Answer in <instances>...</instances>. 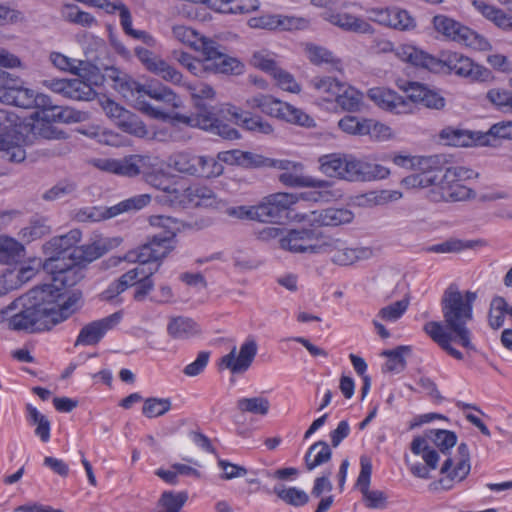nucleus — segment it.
I'll return each mask as SVG.
<instances>
[{
    "label": "nucleus",
    "instance_id": "nucleus-1",
    "mask_svg": "<svg viewBox=\"0 0 512 512\" xmlns=\"http://www.w3.org/2000/svg\"><path fill=\"white\" fill-rule=\"evenodd\" d=\"M59 291L57 287L42 284L16 298L10 330L28 333L50 330L81 308L80 291H73L63 303H60Z\"/></svg>",
    "mask_w": 512,
    "mask_h": 512
},
{
    "label": "nucleus",
    "instance_id": "nucleus-2",
    "mask_svg": "<svg viewBox=\"0 0 512 512\" xmlns=\"http://www.w3.org/2000/svg\"><path fill=\"white\" fill-rule=\"evenodd\" d=\"M476 298L475 292L466 291L462 294L457 285H449L441 299L443 322L430 321L424 325V331L431 339L457 360H462L463 354L451 345L452 341L466 349L475 350L467 324L473 318Z\"/></svg>",
    "mask_w": 512,
    "mask_h": 512
},
{
    "label": "nucleus",
    "instance_id": "nucleus-3",
    "mask_svg": "<svg viewBox=\"0 0 512 512\" xmlns=\"http://www.w3.org/2000/svg\"><path fill=\"white\" fill-rule=\"evenodd\" d=\"M144 94L157 101L158 105L147 102L141 103V110L149 116L159 120H170L173 123H182L192 127H199L224 139L233 140L240 137L238 131L228 124H222L214 113L204 104L197 103V113L184 115L175 111L181 106L180 98L168 87L159 86L145 89Z\"/></svg>",
    "mask_w": 512,
    "mask_h": 512
},
{
    "label": "nucleus",
    "instance_id": "nucleus-4",
    "mask_svg": "<svg viewBox=\"0 0 512 512\" xmlns=\"http://www.w3.org/2000/svg\"><path fill=\"white\" fill-rule=\"evenodd\" d=\"M151 226L163 229L162 233L153 235L145 244L137 250L129 251L125 259L129 262H138L139 266L124 273L118 281L128 288L136 285L139 276L145 273L146 264L160 262L176 247V234L181 230V222L173 217L164 215H152L149 217Z\"/></svg>",
    "mask_w": 512,
    "mask_h": 512
},
{
    "label": "nucleus",
    "instance_id": "nucleus-5",
    "mask_svg": "<svg viewBox=\"0 0 512 512\" xmlns=\"http://www.w3.org/2000/svg\"><path fill=\"white\" fill-rule=\"evenodd\" d=\"M474 171L462 166H452L445 169L438 167L435 188L432 198L435 201L458 202L475 197V192L464 185L462 181L471 179Z\"/></svg>",
    "mask_w": 512,
    "mask_h": 512
},
{
    "label": "nucleus",
    "instance_id": "nucleus-6",
    "mask_svg": "<svg viewBox=\"0 0 512 512\" xmlns=\"http://www.w3.org/2000/svg\"><path fill=\"white\" fill-rule=\"evenodd\" d=\"M432 25L434 30L446 39L480 51L490 47L489 42L483 36L446 15L434 16Z\"/></svg>",
    "mask_w": 512,
    "mask_h": 512
},
{
    "label": "nucleus",
    "instance_id": "nucleus-7",
    "mask_svg": "<svg viewBox=\"0 0 512 512\" xmlns=\"http://www.w3.org/2000/svg\"><path fill=\"white\" fill-rule=\"evenodd\" d=\"M251 108H259L261 112L292 124L313 127L314 120L301 109L267 95H259L247 100Z\"/></svg>",
    "mask_w": 512,
    "mask_h": 512
},
{
    "label": "nucleus",
    "instance_id": "nucleus-8",
    "mask_svg": "<svg viewBox=\"0 0 512 512\" xmlns=\"http://www.w3.org/2000/svg\"><path fill=\"white\" fill-rule=\"evenodd\" d=\"M327 235L315 229H291L279 239L280 247L292 253L323 254Z\"/></svg>",
    "mask_w": 512,
    "mask_h": 512
},
{
    "label": "nucleus",
    "instance_id": "nucleus-9",
    "mask_svg": "<svg viewBox=\"0 0 512 512\" xmlns=\"http://www.w3.org/2000/svg\"><path fill=\"white\" fill-rule=\"evenodd\" d=\"M83 266L76 260L69 258L67 261L61 259H46L43 264V270L51 275L53 283H46L59 288L62 294L60 303H63L70 295L65 297L63 289L76 285L82 278Z\"/></svg>",
    "mask_w": 512,
    "mask_h": 512
},
{
    "label": "nucleus",
    "instance_id": "nucleus-10",
    "mask_svg": "<svg viewBox=\"0 0 512 512\" xmlns=\"http://www.w3.org/2000/svg\"><path fill=\"white\" fill-rule=\"evenodd\" d=\"M298 201L292 193L279 192L268 195L255 205L256 220L259 222L279 223L287 217V212Z\"/></svg>",
    "mask_w": 512,
    "mask_h": 512
},
{
    "label": "nucleus",
    "instance_id": "nucleus-11",
    "mask_svg": "<svg viewBox=\"0 0 512 512\" xmlns=\"http://www.w3.org/2000/svg\"><path fill=\"white\" fill-rule=\"evenodd\" d=\"M282 173L278 176L281 184L291 188L312 187L327 188L330 184L326 180H317L304 175V165L286 159H275L273 167Z\"/></svg>",
    "mask_w": 512,
    "mask_h": 512
},
{
    "label": "nucleus",
    "instance_id": "nucleus-12",
    "mask_svg": "<svg viewBox=\"0 0 512 512\" xmlns=\"http://www.w3.org/2000/svg\"><path fill=\"white\" fill-rule=\"evenodd\" d=\"M332 254L331 261L340 266L352 265L359 260L372 257L373 252L369 247H350L339 238L327 235L323 245V254Z\"/></svg>",
    "mask_w": 512,
    "mask_h": 512
},
{
    "label": "nucleus",
    "instance_id": "nucleus-13",
    "mask_svg": "<svg viewBox=\"0 0 512 512\" xmlns=\"http://www.w3.org/2000/svg\"><path fill=\"white\" fill-rule=\"evenodd\" d=\"M202 55L205 56L207 71L235 75L243 72L244 65L238 59L228 56L224 47L214 40L204 48Z\"/></svg>",
    "mask_w": 512,
    "mask_h": 512
},
{
    "label": "nucleus",
    "instance_id": "nucleus-14",
    "mask_svg": "<svg viewBox=\"0 0 512 512\" xmlns=\"http://www.w3.org/2000/svg\"><path fill=\"white\" fill-rule=\"evenodd\" d=\"M444 67H447L450 72L457 76L467 78L470 81L486 82L493 78L489 69L456 52L447 55L442 60V69Z\"/></svg>",
    "mask_w": 512,
    "mask_h": 512
},
{
    "label": "nucleus",
    "instance_id": "nucleus-15",
    "mask_svg": "<svg viewBox=\"0 0 512 512\" xmlns=\"http://www.w3.org/2000/svg\"><path fill=\"white\" fill-rule=\"evenodd\" d=\"M43 85L64 98L76 101H90L96 97L92 86L81 78L74 79H48Z\"/></svg>",
    "mask_w": 512,
    "mask_h": 512
},
{
    "label": "nucleus",
    "instance_id": "nucleus-16",
    "mask_svg": "<svg viewBox=\"0 0 512 512\" xmlns=\"http://www.w3.org/2000/svg\"><path fill=\"white\" fill-rule=\"evenodd\" d=\"M367 96L379 108L392 114L404 115L413 113V106L409 100L393 90L384 87H374L368 90Z\"/></svg>",
    "mask_w": 512,
    "mask_h": 512
},
{
    "label": "nucleus",
    "instance_id": "nucleus-17",
    "mask_svg": "<svg viewBox=\"0 0 512 512\" xmlns=\"http://www.w3.org/2000/svg\"><path fill=\"white\" fill-rule=\"evenodd\" d=\"M122 319V312H115L102 319L85 325L75 341V346H94L98 344L107 331L113 329Z\"/></svg>",
    "mask_w": 512,
    "mask_h": 512
},
{
    "label": "nucleus",
    "instance_id": "nucleus-18",
    "mask_svg": "<svg viewBox=\"0 0 512 512\" xmlns=\"http://www.w3.org/2000/svg\"><path fill=\"white\" fill-rule=\"evenodd\" d=\"M257 354V343L254 339L246 340L237 353L234 347L228 354L220 360V365L229 369L233 374H242L246 372L254 361Z\"/></svg>",
    "mask_w": 512,
    "mask_h": 512
},
{
    "label": "nucleus",
    "instance_id": "nucleus-19",
    "mask_svg": "<svg viewBox=\"0 0 512 512\" xmlns=\"http://www.w3.org/2000/svg\"><path fill=\"white\" fill-rule=\"evenodd\" d=\"M361 470L358 475L356 486L359 488L367 501V506L373 509L383 508L386 502V495L380 490H370V478L372 474L371 459L365 455L360 458Z\"/></svg>",
    "mask_w": 512,
    "mask_h": 512
},
{
    "label": "nucleus",
    "instance_id": "nucleus-20",
    "mask_svg": "<svg viewBox=\"0 0 512 512\" xmlns=\"http://www.w3.org/2000/svg\"><path fill=\"white\" fill-rule=\"evenodd\" d=\"M402 89L407 93L409 102L420 103L428 109L442 110L445 98L436 90L419 82H408Z\"/></svg>",
    "mask_w": 512,
    "mask_h": 512
},
{
    "label": "nucleus",
    "instance_id": "nucleus-21",
    "mask_svg": "<svg viewBox=\"0 0 512 512\" xmlns=\"http://www.w3.org/2000/svg\"><path fill=\"white\" fill-rule=\"evenodd\" d=\"M389 174V170L382 165L356 159L349 155L346 180L348 181H372L383 179Z\"/></svg>",
    "mask_w": 512,
    "mask_h": 512
},
{
    "label": "nucleus",
    "instance_id": "nucleus-22",
    "mask_svg": "<svg viewBox=\"0 0 512 512\" xmlns=\"http://www.w3.org/2000/svg\"><path fill=\"white\" fill-rule=\"evenodd\" d=\"M81 231L78 229L70 230L67 234L51 238L44 245V253L47 259L69 260V254L77 247L76 244L81 239Z\"/></svg>",
    "mask_w": 512,
    "mask_h": 512
},
{
    "label": "nucleus",
    "instance_id": "nucleus-23",
    "mask_svg": "<svg viewBox=\"0 0 512 512\" xmlns=\"http://www.w3.org/2000/svg\"><path fill=\"white\" fill-rule=\"evenodd\" d=\"M311 226H339L350 223L353 219V213L344 208H327L323 210L311 211L302 216Z\"/></svg>",
    "mask_w": 512,
    "mask_h": 512
},
{
    "label": "nucleus",
    "instance_id": "nucleus-24",
    "mask_svg": "<svg viewBox=\"0 0 512 512\" xmlns=\"http://www.w3.org/2000/svg\"><path fill=\"white\" fill-rule=\"evenodd\" d=\"M203 156L182 151L170 155L167 159V166L174 171L193 177H201L203 174Z\"/></svg>",
    "mask_w": 512,
    "mask_h": 512
},
{
    "label": "nucleus",
    "instance_id": "nucleus-25",
    "mask_svg": "<svg viewBox=\"0 0 512 512\" xmlns=\"http://www.w3.org/2000/svg\"><path fill=\"white\" fill-rule=\"evenodd\" d=\"M103 77L106 80L113 82V87L124 97L133 98L135 94L144 93L145 88L143 85L135 81L126 72L119 70L118 68L111 66L104 69Z\"/></svg>",
    "mask_w": 512,
    "mask_h": 512
},
{
    "label": "nucleus",
    "instance_id": "nucleus-26",
    "mask_svg": "<svg viewBox=\"0 0 512 512\" xmlns=\"http://www.w3.org/2000/svg\"><path fill=\"white\" fill-rule=\"evenodd\" d=\"M41 110L42 119L53 122H69L76 120L73 117V111L60 105L53 104L52 99L45 94L39 93L33 95L32 108Z\"/></svg>",
    "mask_w": 512,
    "mask_h": 512
},
{
    "label": "nucleus",
    "instance_id": "nucleus-27",
    "mask_svg": "<svg viewBox=\"0 0 512 512\" xmlns=\"http://www.w3.org/2000/svg\"><path fill=\"white\" fill-rule=\"evenodd\" d=\"M323 18L329 23L347 32L360 34H373V27L364 19L349 13H335L326 11Z\"/></svg>",
    "mask_w": 512,
    "mask_h": 512
},
{
    "label": "nucleus",
    "instance_id": "nucleus-28",
    "mask_svg": "<svg viewBox=\"0 0 512 512\" xmlns=\"http://www.w3.org/2000/svg\"><path fill=\"white\" fill-rule=\"evenodd\" d=\"M438 163V156H431L423 159L420 164L423 166V171L413 173L402 179V184L407 188H426L433 186L435 188L438 167L433 165Z\"/></svg>",
    "mask_w": 512,
    "mask_h": 512
},
{
    "label": "nucleus",
    "instance_id": "nucleus-29",
    "mask_svg": "<svg viewBox=\"0 0 512 512\" xmlns=\"http://www.w3.org/2000/svg\"><path fill=\"white\" fill-rule=\"evenodd\" d=\"M399 57L414 66L426 68L432 72L442 70V60L420 50L414 46H402L398 51Z\"/></svg>",
    "mask_w": 512,
    "mask_h": 512
},
{
    "label": "nucleus",
    "instance_id": "nucleus-30",
    "mask_svg": "<svg viewBox=\"0 0 512 512\" xmlns=\"http://www.w3.org/2000/svg\"><path fill=\"white\" fill-rule=\"evenodd\" d=\"M440 138L446 141L447 145L456 147L484 146L482 132H472L454 127H446L440 132Z\"/></svg>",
    "mask_w": 512,
    "mask_h": 512
},
{
    "label": "nucleus",
    "instance_id": "nucleus-31",
    "mask_svg": "<svg viewBox=\"0 0 512 512\" xmlns=\"http://www.w3.org/2000/svg\"><path fill=\"white\" fill-rule=\"evenodd\" d=\"M111 249V243L107 239H100L88 245L75 247L69 254V258L76 260L83 267L107 253Z\"/></svg>",
    "mask_w": 512,
    "mask_h": 512
},
{
    "label": "nucleus",
    "instance_id": "nucleus-32",
    "mask_svg": "<svg viewBox=\"0 0 512 512\" xmlns=\"http://www.w3.org/2000/svg\"><path fill=\"white\" fill-rule=\"evenodd\" d=\"M227 115L231 116V120H235V123L241 125L245 129L261 134L268 135L273 132L272 126L264 121L259 116H250L248 112H239L235 107L228 108L222 115V118H227Z\"/></svg>",
    "mask_w": 512,
    "mask_h": 512
},
{
    "label": "nucleus",
    "instance_id": "nucleus-33",
    "mask_svg": "<svg viewBox=\"0 0 512 512\" xmlns=\"http://www.w3.org/2000/svg\"><path fill=\"white\" fill-rule=\"evenodd\" d=\"M259 5L258 0H209L208 8L225 14H247Z\"/></svg>",
    "mask_w": 512,
    "mask_h": 512
},
{
    "label": "nucleus",
    "instance_id": "nucleus-34",
    "mask_svg": "<svg viewBox=\"0 0 512 512\" xmlns=\"http://www.w3.org/2000/svg\"><path fill=\"white\" fill-rule=\"evenodd\" d=\"M339 128L352 135H367L371 134L372 126L377 129L380 127L381 129L388 130V127L384 124L378 123L372 119L366 118H357L355 116H345L338 122Z\"/></svg>",
    "mask_w": 512,
    "mask_h": 512
},
{
    "label": "nucleus",
    "instance_id": "nucleus-35",
    "mask_svg": "<svg viewBox=\"0 0 512 512\" xmlns=\"http://www.w3.org/2000/svg\"><path fill=\"white\" fill-rule=\"evenodd\" d=\"M349 155L327 154L319 158L320 170L329 177L346 180Z\"/></svg>",
    "mask_w": 512,
    "mask_h": 512
},
{
    "label": "nucleus",
    "instance_id": "nucleus-36",
    "mask_svg": "<svg viewBox=\"0 0 512 512\" xmlns=\"http://www.w3.org/2000/svg\"><path fill=\"white\" fill-rule=\"evenodd\" d=\"M34 91L20 84L17 88L0 89V102L20 108H32Z\"/></svg>",
    "mask_w": 512,
    "mask_h": 512
},
{
    "label": "nucleus",
    "instance_id": "nucleus-37",
    "mask_svg": "<svg viewBox=\"0 0 512 512\" xmlns=\"http://www.w3.org/2000/svg\"><path fill=\"white\" fill-rule=\"evenodd\" d=\"M472 5L486 19L493 21L498 27L512 30V17L508 16L503 10L482 0H473Z\"/></svg>",
    "mask_w": 512,
    "mask_h": 512
},
{
    "label": "nucleus",
    "instance_id": "nucleus-38",
    "mask_svg": "<svg viewBox=\"0 0 512 512\" xmlns=\"http://www.w3.org/2000/svg\"><path fill=\"white\" fill-rule=\"evenodd\" d=\"M505 315L512 317V307L502 296L492 298L488 311V325L493 330H498L504 325Z\"/></svg>",
    "mask_w": 512,
    "mask_h": 512
},
{
    "label": "nucleus",
    "instance_id": "nucleus-39",
    "mask_svg": "<svg viewBox=\"0 0 512 512\" xmlns=\"http://www.w3.org/2000/svg\"><path fill=\"white\" fill-rule=\"evenodd\" d=\"M168 334L174 339H188L200 332L198 324L187 317H174L167 326Z\"/></svg>",
    "mask_w": 512,
    "mask_h": 512
},
{
    "label": "nucleus",
    "instance_id": "nucleus-40",
    "mask_svg": "<svg viewBox=\"0 0 512 512\" xmlns=\"http://www.w3.org/2000/svg\"><path fill=\"white\" fill-rule=\"evenodd\" d=\"M172 32L175 38L179 41L191 46L196 51L203 54L204 48L210 44L212 39L201 36L197 31L190 27L183 25H176L172 28Z\"/></svg>",
    "mask_w": 512,
    "mask_h": 512
},
{
    "label": "nucleus",
    "instance_id": "nucleus-41",
    "mask_svg": "<svg viewBox=\"0 0 512 512\" xmlns=\"http://www.w3.org/2000/svg\"><path fill=\"white\" fill-rule=\"evenodd\" d=\"M481 245V240H461L457 238H449L442 243L431 245L425 250L429 253H460L464 250L474 249Z\"/></svg>",
    "mask_w": 512,
    "mask_h": 512
},
{
    "label": "nucleus",
    "instance_id": "nucleus-42",
    "mask_svg": "<svg viewBox=\"0 0 512 512\" xmlns=\"http://www.w3.org/2000/svg\"><path fill=\"white\" fill-rule=\"evenodd\" d=\"M331 457L332 451L329 445L325 441H317L309 447L304 457L306 468L311 471L329 462Z\"/></svg>",
    "mask_w": 512,
    "mask_h": 512
},
{
    "label": "nucleus",
    "instance_id": "nucleus-43",
    "mask_svg": "<svg viewBox=\"0 0 512 512\" xmlns=\"http://www.w3.org/2000/svg\"><path fill=\"white\" fill-rule=\"evenodd\" d=\"M24 246L13 238L0 236V263L12 264L24 257Z\"/></svg>",
    "mask_w": 512,
    "mask_h": 512
},
{
    "label": "nucleus",
    "instance_id": "nucleus-44",
    "mask_svg": "<svg viewBox=\"0 0 512 512\" xmlns=\"http://www.w3.org/2000/svg\"><path fill=\"white\" fill-rule=\"evenodd\" d=\"M147 166V158L140 155H129L122 159H117L116 175L124 177H135Z\"/></svg>",
    "mask_w": 512,
    "mask_h": 512
},
{
    "label": "nucleus",
    "instance_id": "nucleus-45",
    "mask_svg": "<svg viewBox=\"0 0 512 512\" xmlns=\"http://www.w3.org/2000/svg\"><path fill=\"white\" fill-rule=\"evenodd\" d=\"M51 232V226L48 223V219L45 217L35 216L29 224L22 228L19 236L22 241L32 242L40 239Z\"/></svg>",
    "mask_w": 512,
    "mask_h": 512
},
{
    "label": "nucleus",
    "instance_id": "nucleus-46",
    "mask_svg": "<svg viewBox=\"0 0 512 512\" xmlns=\"http://www.w3.org/2000/svg\"><path fill=\"white\" fill-rule=\"evenodd\" d=\"M103 108L109 117L117 120V125L124 132L136 133V129L134 128L135 124L131 120L129 111L111 100H107Z\"/></svg>",
    "mask_w": 512,
    "mask_h": 512
},
{
    "label": "nucleus",
    "instance_id": "nucleus-47",
    "mask_svg": "<svg viewBox=\"0 0 512 512\" xmlns=\"http://www.w3.org/2000/svg\"><path fill=\"white\" fill-rule=\"evenodd\" d=\"M410 352V346L404 345L398 346L392 350H384L382 352V356L387 357L388 360L384 365L383 371L396 373L403 371L406 367V360L404 356Z\"/></svg>",
    "mask_w": 512,
    "mask_h": 512
},
{
    "label": "nucleus",
    "instance_id": "nucleus-48",
    "mask_svg": "<svg viewBox=\"0 0 512 512\" xmlns=\"http://www.w3.org/2000/svg\"><path fill=\"white\" fill-rule=\"evenodd\" d=\"M273 492L279 499L291 506H304L309 501L308 494L296 487L286 488L283 484H277L274 486Z\"/></svg>",
    "mask_w": 512,
    "mask_h": 512
},
{
    "label": "nucleus",
    "instance_id": "nucleus-49",
    "mask_svg": "<svg viewBox=\"0 0 512 512\" xmlns=\"http://www.w3.org/2000/svg\"><path fill=\"white\" fill-rule=\"evenodd\" d=\"M136 57L149 72L161 77L168 62L144 47L134 49Z\"/></svg>",
    "mask_w": 512,
    "mask_h": 512
},
{
    "label": "nucleus",
    "instance_id": "nucleus-50",
    "mask_svg": "<svg viewBox=\"0 0 512 512\" xmlns=\"http://www.w3.org/2000/svg\"><path fill=\"white\" fill-rule=\"evenodd\" d=\"M61 16L64 20L83 27H91L96 23V19L93 15L82 11L74 4H65L61 9Z\"/></svg>",
    "mask_w": 512,
    "mask_h": 512
},
{
    "label": "nucleus",
    "instance_id": "nucleus-51",
    "mask_svg": "<svg viewBox=\"0 0 512 512\" xmlns=\"http://www.w3.org/2000/svg\"><path fill=\"white\" fill-rule=\"evenodd\" d=\"M237 409L242 413H252L265 416L269 412L270 402L266 397L257 396L241 398L236 403Z\"/></svg>",
    "mask_w": 512,
    "mask_h": 512
},
{
    "label": "nucleus",
    "instance_id": "nucleus-52",
    "mask_svg": "<svg viewBox=\"0 0 512 512\" xmlns=\"http://www.w3.org/2000/svg\"><path fill=\"white\" fill-rule=\"evenodd\" d=\"M411 451L415 455H421L429 469H436L439 461V454L432 449L422 437H415L411 442Z\"/></svg>",
    "mask_w": 512,
    "mask_h": 512
},
{
    "label": "nucleus",
    "instance_id": "nucleus-53",
    "mask_svg": "<svg viewBox=\"0 0 512 512\" xmlns=\"http://www.w3.org/2000/svg\"><path fill=\"white\" fill-rule=\"evenodd\" d=\"M337 104L348 112L359 111L362 105V94L352 87H346L336 95Z\"/></svg>",
    "mask_w": 512,
    "mask_h": 512
},
{
    "label": "nucleus",
    "instance_id": "nucleus-54",
    "mask_svg": "<svg viewBox=\"0 0 512 512\" xmlns=\"http://www.w3.org/2000/svg\"><path fill=\"white\" fill-rule=\"evenodd\" d=\"M185 86L191 92L192 97L195 99V103H194L195 109H196L195 113H197V103L204 104L207 108H209L214 113L215 117L218 119V121L220 123L225 124L221 120V117L225 113V110H220L219 112H216L213 107L208 106L204 102V99H209L214 96V91H213L212 87H210L209 85L204 84V83H200L198 85L186 84Z\"/></svg>",
    "mask_w": 512,
    "mask_h": 512
},
{
    "label": "nucleus",
    "instance_id": "nucleus-55",
    "mask_svg": "<svg viewBox=\"0 0 512 512\" xmlns=\"http://www.w3.org/2000/svg\"><path fill=\"white\" fill-rule=\"evenodd\" d=\"M186 208L206 204L214 199L213 191L205 186L190 185L184 188Z\"/></svg>",
    "mask_w": 512,
    "mask_h": 512
},
{
    "label": "nucleus",
    "instance_id": "nucleus-56",
    "mask_svg": "<svg viewBox=\"0 0 512 512\" xmlns=\"http://www.w3.org/2000/svg\"><path fill=\"white\" fill-rule=\"evenodd\" d=\"M150 201L151 196L149 194H140L109 207V211L116 217L124 212L138 211L147 206Z\"/></svg>",
    "mask_w": 512,
    "mask_h": 512
},
{
    "label": "nucleus",
    "instance_id": "nucleus-57",
    "mask_svg": "<svg viewBox=\"0 0 512 512\" xmlns=\"http://www.w3.org/2000/svg\"><path fill=\"white\" fill-rule=\"evenodd\" d=\"M150 201L151 196L149 194H140L109 207V211L116 217L124 212L138 211L147 206Z\"/></svg>",
    "mask_w": 512,
    "mask_h": 512
},
{
    "label": "nucleus",
    "instance_id": "nucleus-58",
    "mask_svg": "<svg viewBox=\"0 0 512 512\" xmlns=\"http://www.w3.org/2000/svg\"><path fill=\"white\" fill-rule=\"evenodd\" d=\"M0 152L3 159L14 163H20L26 158L23 146L13 142L9 135L0 136Z\"/></svg>",
    "mask_w": 512,
    "mask_h": 512
},
{
    "label": "nucleus",
    "instance_id": "nucleus-59",
    "mask_svg": "<svg viewBox=\"0 0 512 512\" xmlns=\"http://www.w3.org/2000/svg\"><path fill=\"white\" fill-rule=\"evenodd\" d=\"M486 99L497 110L512 113V92L502 88H492L486 93Z\"/></svg>",
    "mask_w": 512,
    "mask_h": 512
},
{
    "label": "nucleus",
    "instance_id": "nucleus-60",
    "mask_svg": "<svg viewBox=\"0 0 512 512\" xmlns=\"http://www.w3.org/2000/svg\"><path fill=\"white\" fill-rule=\"evenodd\" d=\"M77 192V184L71 180H62L47 190L42 198L46 201H54L67 197H74Z\"/></svg>",
    "mask_w": 512,
    "mask_h": 512
},
{
    "label": "nucleus",
    "instance_id": "nucleus-61",
    "mask_svg": "<svg viewBox=\"0 0 512 512\" xmlns=\"http://www.w3.org/2000/svg\"><path fill=\"white\" fill-rule=\"evenodd\" d=\"M169 398H147L144 402L142 413L148 418L159 417L171 409Z\"/></svg>",
    "mask_w": 512,
    "mask_h": 512
},
{
    "label": "nucleus",
    "instance_id": "nucleus-62",
    "mask_svg": "<svg viewBox=\"0 0 512 512\" xmlns=\"http://www.w3.org/2000/svg\"><path fill=\"white\" fill-rule=\"evenodd\" d=\"M27 411L29 414L30 421L32 424L37 425L35 429V434L41 439L43 442H47L50 439V422L49 420L42 415L35 407L28 404Z\"/></svg>",
    "mask_w": 512,
    "mask_h": 512
},
{
    "label": "nucleus",
    "instance_id": "nucleus-63",
    "mask_svg": "<svg viewBox=\"0 0 512 512\" xmlns=\"http://www.w3.org/2000/svg\"><path fill=\"white\" fill-rule=\"evenodd\" d=\"M408 306L409 301L407 299L396 301L381 308L376 317L385 322H396L404 315Z\"/></svg>",
    "mask_w": 512,
    "mask_h": 512
},
{
    "label": "nucleus",
    "instance_id": "nucleus-64",
    "mask_svg": "<svg viewBox=\"0 0 512 512\" xmlns=\"http://www.w3.org/2000/svg\"><path fill=\"white\" fill-rule=\"evenodd\" d=\"M158 202L174 208H186L185 190L174 185L165 188V193L157 196Z\"/></svg>",
    "mask_w": 512,
    "mask_h": 512
}]
</instances>
